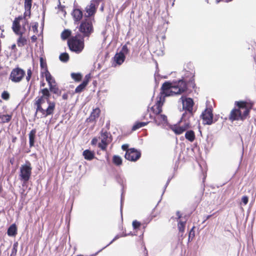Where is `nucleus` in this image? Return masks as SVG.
<instances>
[{
    "label": "nucleus",
    "instance_id": "4d7b16f0",
    "mask_svg": "<svg viewBox=\"0 0 256 256\" xmlns=\"http://www.w3.org/2000/svg\"><path fill=\"white\" fill-rule=\"evenodd\" d=\"M218 2H220V1H224V2H230L232 1V0H217Z\"/></svg>",
    "mask_w": 256,
    "mask_h": 256
},
{
    "label": "nucleus",
    "instance_id": "09e8293b",
    "mask_svg": "<svg viewBox=\"0 0 256 256\" xmlns=\"http://www.w3.org/2000/svg\"><path fill=\"white\" fill-rule=\"evenodd\" d=\"M157 206H156V208L154 209V211L152 213V216L155 217L156 216V214H154V212L157 210Z\"/></svg>",
    "mask_w": 256,
    "mask_h": 256
},
{
    "label": "nucleus",
    "instance_id": "680f3d73",
    "mask_svg": "<svg viewBox=\"0 0 256 256\" xmlns=\"http://www.w3.org/2000/svg\"><path fill=\"white\" fill-rule=\"evenodd\" d=\"M31 1H32V0H31Z\"/></svg>",
    "mask_w": 256,
    "mask_h": 256
},
{
    "label": "nucleus",
    "instance_id": "4be33fe9",
    "mask_svg": "<svg viewBox=\"0 0 256 256\" xmlns=\"http://www.w3.org/2000/svg\"><path fill=\"white\" fill-rule=\"evenodd\" d=\"M36 133V128H34L30 131L28 134L29 145L30 148L34 146V145Z\"/></svg>",
    "mask_w": 256,
    "mask_h": 256
},
{
    "label": "nucleus",
    "instance_id": "a18cd8bd",
    "mask_svg": "<svg viewBox=\"0 0 256 256\" xmlns=\"http://www.w3.org/2000/svg\"><path fill=\"white\" fill-rule=\"evenodd\" d=\"M176 216H178V218H177L178 220H180V218L182 217V214H180V212H179V211L176 212Z\"/></svg>",
    "mask_w": 256,
    "mask_h": 256
},
{
    "label": "nucleus",
    "instance_id": "a19ab883",
    "mask_svg": "<svg viewBox=\"0 0 256 256\" xmlns=\"http://www.w3.org/2000/svg\"><path fill=\"white\" fill-rule=\"evenodd\" d=\"M32 76V71L30 68H29L27 70V76H26V80L27 82H29Z\"/></svg>",
    "mask_w": 256,
    "mask_h": 256
},
{
    "label": "nucleus",
    "instance_id": "052dcab7",
    "mask_svg": "<svg viewBox=\"0 0 256 256\" xmlns=\"http://www.w3.org/2000/svg\"><path fill=\"white\" fill-rule=\"evenodd\" d=\"M101 10H103V6H102V7L101 8Z\"/></svg>",
    "mask_w": 256,
    "mask_h": 256
},
{
    "label": "nucleus",
    "instance_id": "423d86ee",
    "mask_svg": "<svg viewBox=\"0 0 256 256\" xmlns=\"http://www.w3.org/2000/svg\"><path fill=\"white\" fill-rule=\"evenodd\" d=\"M78 30L84 38H89L94 32L92 20L90 18H85L80 23Z\"/></svg>",
    "mask_w": 256,
    "mask_h": 256
},
{
    "label": "nucleus",
    "instance_id": "9b49d317",
    "mask_svg": "<svg viewBox=\"0 0 256 256\" xmlns=\"http://www.w3.org/2000/svg\"><path fill=\"white\" fill-rule=\"evenodd\" d=\"M141 156V153L134 148H130L125 154V158L135 162L138 160Z\"/></svg>",
    "mask_w": 256,
    "mask_h": 256
},
{
    "label": "nucleus",
    "instance_id": "2f4dec72",
    "mask_svg": "<svg viewBox=\"0 0 256 256\" xmlns=\"http://www.w3.org/2000/svg\"><path fill=\"white\" fill-rule=\"evenodd\" d=\"M72 32L70 30H64L61 34L60 36L62 40L68 39L71 36Z\"/></svg>",
    "mask_w": 256,
    "mask_h": 256
},
{
    "label": "nucleus",
    "instance_id": "39448f33",
    "mask_svg": "<svg viewBox=\"0 0 256 256\" xmlns=\"http://www.w3.org/2000/svg\"><path fill=\"white\" fill-rule=\"evenodd\" d=\"M32 171V167L30 162H26L24 164L20 167L19 178L22 182V186L26 185L30 180Z\"/></svg>",
    "mask_w": 256,
    "mask_h": 256
},
{
    "label": "nucleus",
    "instance_id": "c9c22d12",
    "mask_svg": "<svg viewBox=\"0 0 256 256\" xmlns=\"http://www.w3.org/2000/svg\"><path fill=\"white\" fill-rule=\"evenodd\" d=\"M71 77L73 80L77 82H80L82 79V75L80 73H72Z\"/></svg>",
    "mask_w": 256,
    "mask_h": 256
},
{
    "label": "nucleus",
    "instance_id": "20e7f679",
    "mask_svg": "<svg viewBox=\"0 0 256 256\" xmlns=\"http://www.w3.org/2000/svg\"><path fill=\"white\" fill-rule=\"evenodd\" d=\"M70 50L76 54L80 53L84 48V40L81 34L78 33L71 36L68 40Z\"/></svg>",
    "mask_w": 256,
    "mask_h": 256
},
{
    "label": "nucleus",
    "instance_id": "9d476101",
    "mask_svg": "<svg viewBox=\"0 0 256 256\" xmlns=\"http://www.w3.org/2000/svg\"><path fill=\"white\" fill-rule=\"evenodd\" d=\"M181 122H182L180 121L178 124L172 125L170 127V129L176 134H180L190 128V122H187L186 124L180 126Z\"/></svg>",
    "mask_w": 256,
    "mask_h": 256
},
{
    "label": "nucleus",
    "instance_id": "473e14b6",
    "mask_svg": "<svg viewBox=\"0 0 256 256\" xmlns=\"http://www.w3.org/2000/svg\"><path fill=\"white\" fill-rule=\"evenodd\" d=\"M40 67L41 69L43 70L44 72H46V70H48L46 59H44L43 57H40Z\"/></svg>",
    "mask_w": 256,
    "mask_h": 256
},
{
    "label": "nucleus",
    "instance_id": "cd10ccee",
    "mask_svg": "<svg viewBox=\"0 0 256 256\" xmlns=\"http://www.w3.org/2000/svg\"><path fill=\"white\" fill-rule=\"evenodd\" d=\"M84 158L88 160H91L94 158V154L88 150H84L82 154Z\"/></svg>",
    "mask_w": 256,
    "mask_h": 256
},
{
    "label": "nucleus",
    "instance_id": "bb28decb",
    "mask_svg": "<svg viewBox=\"0 0 256 256\" xmlns=\"http://www.w3.org/2000/svg\"><path fill=\"white\" fill-rule=\"evenodd\" d=\"M185 138L190 142H193L196 139L194 132L192 130H187L185 134Z\"/></svg>",
    "mask_w": 256,
    "mask_h": 256
},
{
    "label": "nucleus",
    "instance_id": "c03bdc74",
    "mask_svg": "<svg viewBox=\"0 0 256 256\" xmlns=\"http://www.w3.org/2000/svg\"><path fill=\"white\" fill-rule=\"evenodd\" d=\"M98 142V140L96 138H94L92 139L91 141V144L92 145H96Z\"/></svg>",
    "mask_w": 256,
    "mask_h": 256
},
{
    "label": "nucleus",
    "instance_id": "bf43d9fd",
    "mask_svg": "<svg viewBox=\"0 0 256 256\" xmlns=\"http://www.w3.org/2000/svg\"><path fill=\"white\" fill-rule=\"evenodd\" d=\"M211 216H212V215H208V216H207V218H207V219H208L209 218H210L211 217Z\"/></svg>",
    "mask_w": 256,
    "mask_h": 256
},
{
    "label": "nucleus",
    "instance_id": "49530a36",
    "mask_svg": "<svg viewBox=\"0 0 256 256\" xmlns=\"http://www.w3.org/2000/svg\"><path fill=\"white\" fill-rule=\"evenodd\" d=\"M122 50L124 52H128V48L126 46V45H124L122 46Z\"/></svg>",
    "mask_w": 256,
    "mask_h": 256
},
{
    "label": "nucleus",
    "instance_id": "a211bd4d",
    "mask_svg": "<svg viewBox=\"0 0 256 256\" xmlns=\"http://www.w3.org/2000/svg\"><path fill=\"white\" fill-rule=\"evenodd\" d=\"M90 74H87L85 76L84 79V81L82 82V84H80V85H78L75 89V92L76 93H80L84 91V90L85 89L86 87L88 85L90 80Z\"/></svg>",
    "mask_w": 256,
    "mask_h": 256
},
{
    "label": "nucleus",
    "instance_id": "6e6d98bb",
    "mask_svg": "<svg viewBox=\"0 0 256 256\" xmlns=\"http://www.w3.org/2000/svg\"><path fill=\"white\" fill-rule=\"evenodd\" d=\"M3 188L2 184H0V194L2 192Z\"/></svg>",
    "mask_w": 256,
    "mask_h": 256
},
{
    "label": "nucleus",
    "instance_id": "72a5a7b5",
    "mask_svg": "<svg viewBox=\"0 0 256 256\" xmlns=\"http://www.w3.org/2000/svg\"><path fill=\"white\" fill-rule=\"evenodd\" d=\"M112 162L115 165L120 166L122 164V159L120 156L114 155L112 157Z\"/></svg>",
    "mask_w": 256,
    "mask_h": 256
},
{
    "label": "nucleus",
    "instance_id": "f03ea898",
    "mask_svg": "<svg viewBox=\"0 0 256 256\" xmlns=\"http://www.w3.org/2000/svg\"><path fill=\"white\" fill-rule=\"evenodd\" d=\"M235 107L232 110L228 120L234 121H244L249 117L250 110L254 107V102L251 100H239L234 102Z\"/></svg>",
    "mask_w": 256,
    "mask_h": 256
},
{
    "label": "nucleus",
    "instance_id": "6e6552de",
    "mask_svg": "<svg viewBox=\"0 0 256 256\" xmlns=\"http://www.w3.org/2000/svg\"><path fill=\"white\" fill-rule=\"evenodd\" d=\"M104 0H91L90 4L88 5L85 8V11L86 14L85 18H90V16H94L96 12L98 7L100 3Z\"/></svg>",
    "mask_w": 256,
    "mask_h": 256
},
{
    "label": "nucleus",
    "instance_id": "412c9836",
    "mask_svg": "<svg viewBox=\"0 0 256 256\" xmlns=\"http://www.w3.org/2000/svg\"><path fill=\"white\" fill-rule=\"evenodd\" d=\"M186 225V221L182 222V220H180L178 223V228L179 232V234L181 238V240H182L184 236V232L185 228Z\"/></svg>",
    "mask_w": 256,
    "mask_h": 256
},
{
    "label": "nucleus",
    "instance_id": "7c9ffc66",
    "mask_svg": "<svg viewBox=\"0 0 256 256\" xmlns=\"http://www.w3.org/2000/svg\"><path fill=\"white\" fill-rule=\"evenodd\" d=\"M132 226L134 228V230L137 231L138 230H140V228H142V229H144L145 226L144 224H142L140 222L134 220L132 222Z\"/></svg>",
    "mask_w": 256,
    "mask_h": 256
},
{
    "label": "nucleus",
    "instance_id": "6ab92c4d",
    "mask_svg": "<svg viewBox=\"0 0 256 256\" xmlns=\"http://www.w3.org/2000/svg\"><path fill=\"white\" fill-rule=\"evenodd\" d=\"M72 15L74 22H78L82 19L83 13L78 8H75L73 10L72 13Z\"/></svg>",
    "mask_w": 256,
    "mask_h": 256
},
{
    "label": "nucleus",
    "instance_id": "3c124183",
    "mask_svg": "<svg viewBox=\"0 0 256 256\" xmlns=\"http://www.w3.org/2000/svg\"><path fill=\"white\" fill-rule=\"evenodd\" d=\"M142 256H148V252H147L146 248H144L143 254Z\"/></svg>",
    "mask_w": 256,
    "mask_h": 256
},
{
    "label": "nucleus",
    "instance_id": "e433bc0d",
    "mask_svg": "<svg viewBox=\"0 0 256 256\" xmlns=\"http://www.w3.org/2000/svg\"><path fill=\"white\" fill-rule=\"evenodd\" d=\"M0 118L2 119V122H10L12 118V114H4L0 116Z\"/></svg>",
    "mask_w": 256,
    "mask_h": 256
},
{
    "label": "nucleus",
    "instance_id": "603ef678",
    "mask_svg": "<svg viewBox=\"0 0 256 256\" xmlns=\"http://www.w3.org/2000/svg\"><path fill=\"white\" fill-rule=\"evenodd\" d=\"M16 140H17V138L16 136H12V142L13 143H15L16 142Z\"/></svg>",
    "mask_w": 256,
    "mask_h": 256
},
{
    "label": "nucleus",
    "instance_id": "8fccbe9b",
    "mask_svg": "<svg viewBox=\"0 0 256 256\" xmlns=\"http://www.w3.org/2000/svg\"><path fill=\"white\" fill-rule=\"evenodd\" d=\"M31 40H32V42H35L37 40V37L36 36H32V37H31Z\"/></svg>",
    "mask_w": 256,
    "mask_h": 256
},
{
    "label": "nucleus",
    "instance_id": "aec40b11",
    "mask_svg": "<svg viewBox=\"0 0 256 256\" xmlns=\"http://www.w3.org/2000/svg\"><path fill=\"white\" fill-rule=\"evenodd\" d=\"M194 111H187L184 110V112L182 114L180 122H184V124H186L187 122H190V118L194 116Z\"/></svg>",
    "mask_w": 256,
    "mask_h": 256
},
{
    "label": "nucleus",
    "instance_id": "37998d69",
    "mask_svg": "<svg viewBox=\"0 0 256 256\" xmlns=\"http://www.w3.org/2000/svg\"><path fill=\"white\" fill-rule=\"evenodd\" d=\"M122 148L124 150H125L126 152H128L130 148H128V144H123L122 146Z\"/></svg>",
    "mask_w": 256,
    "mask_h": 256
},
{
    "label": "nucleus",
    "instance_id": "0eeeda50",
    "mask_svg": "<svg viewBox=\"0 0 256 256\" xmlns=\"http://www.w3.org/2000/svg\"><path fill=\"white\" fill-rule=\"evenodd\" d=\"M200 118L202 120V124L204 125H211L217 121V119L214 118L212 113V108H206L200 115Z\"/></svg>",
    "mask_w": 256,
    "mask_h": 256
},
{
    "label": "nucleus",
    "instance_id": "de8ad7c7",
    "mask_svg": "<svg viewBox=\"0 0 256 256\" xmlns=\"http://www.w3.org/2000/svg\"><path fill=\"white\" fill-rule=\"evenodd\" d=\"M68 93H64L62 94V98L64 100H66L68 98Z\"/></svg>",
    "mask_w": 256,
    "mask_h": 256
},
{
    "label": "nucleus",
    "instance_id": "a878e982",
    "mask_svg": "<svg viewBox=\"0 0 256 256\" xmlns=\"http://www.w3.org/2000/svg\"><path fill=\"white\" fill-rule=\"evenodd\" d=\"M42 73L44 75L46 80L48 82V86L50 85V84H54L56 82L54 78L51 75L50 73L48 70Z\"/></svg>",
    "mask_w": 256,
    "mask_h": 256
},
{
    "label": "nucleus",
    "instance_id": "4468645a",
    "mask_svg": "<svg viewBox=\"0 0 256 256\" xmlns=\"http://www.w3.org/2000/svg\"><path fill=\"white\" fill-rule=\"evenodd\" d=\"M181 99L182 103V109L184 110L194 111V102L192 98L182 96Z\"/></svg>",
    "mask_w": 256,
    "mask_h": 256
},
{
    "label": "nucleus",
    "instance_id": "ddd939ff",
    "mask_svg": "<svg viewBox=\"0 0 256 256\" xmlns=\"http://www.w3.org/2000/svg\"><path fill=\"white\" fill-rule=\"evenodd\" d=\"M20 22H22L23 28H24V22L22 16L16 18L12 22V29L16 34H21L22 32L20 31Z\"/></svg>",
    "mask_w": 256,
    "mask_h": 256
},
{
    "label": "nucleus",
    "instance_id": "f704fd0d",
    "mask_svg": "<svg viewBox=\"0 0 256 256\" xmlns=\"http://www.w3.org/2000/svg\"><path fill=\"white\" fill-rule=\"evenodd\" d=\"M59 58L60 61L66 62L68 61L70 59V56L66 52H64L60 55Z\"/></svg>",
    "mask_w": 256,
    "mask_h": 256
},
{
    "label": "nucleus",
    "instance_id": "58836bf2",
    "mask_svg": "<svg viewBox=\"0 0 256 256\" xmlns=\"http://www.w3.org/2000/svg\"><path fill=\"white\" fill-rule=\"evenodd\" d=\"M194 228L195 227L193 226L189 232L188 240V242L192 241L195 236V232L194 230Z\"/></svg>",
    "mask_w": 256,
    "mask_h": 256
},
{
    "label": "nucleus",
    "instance_id": "5701e85b",
    "mask_svg": "<svg viewBox=\"0 0 256 256\" xmlns=\"http://www.w3.org/2000/svg\"><path fill=\"white\" fill-rule=\"evenodd\" d=\"M17 232L18 228L16 226L15 224H14L8 228L7 234L8 236H15L17 234Z\"/></svg>",
    "mask_w": 256,
    "mask_h": 256
},
{
    "label": "nucleus",
    "instance_id": "f257e3e1",
    "mask_svg": "<svg viewBox=\"0 0 256 256\" xmlns=\"http://www.w3.org/2000/svg\"><path fill=\"white\" fill-rule=\"evenodd\" d=\"M48 86L50 90L47 88L41 89L39 92L41 93L42 95L37 96L34 100V106L36 108V112L34 114V119L46 118L54 114L56 104L54 102L50 100V90L58 96H60L61 91L56 82L50 84Z\"/></svg>",
    "mask_w": 256,
    "mask_h": 256
},
{
    "label": "nucleus",
    "instance_id": "dca6fc26",
    "mask_svg": "<svg viewBox=\"0 0 256 256\" xmlns=\"http://www.w3.org/2000/svg\"><path fill=\"white\" fill-rule=\"evenodd\" d=\"M100 110L98 108L93 109L92 111L90 114V116L86 120L87 122H96V120L100 116Z\"/></svg>",
    "mask_w": 256,
    "mask_h": 256
},
{
    "label": "nucleus",
    "instance_id": "b1692460",
    "mask_svg": "<svg viewBox=\"0 0 256 256\" xmlns=\"http://www.w3.org/2000/svg\"><path fill=\"white\" fill-rule=\"evenodd\" d=\"M114 58L116 64L120 65L124 62L125 56L123 52H120L116 54Z\"/></svg>",
    "mask_w": 256,
    "mask_h": 256
},
{
    "label": "nucleus",
    "instance_id": "79ce46f5",
    "mask_svg": "<svg viewBox=\"0 0 256 256\" xmlns=\"http://www.w3.org/2000/svg\"><path fill=\"white\" fill-rule=\"evenodd\" d=\"M242 202L244 203V205H246L248 202V198L246 196H244L242 198Z\"/></svg>",
    "mask_w": 256,
    "mask_h": 256
},
{
    "label": "nucleus",
    "instance_id": "13d9d810",
    "mask_svg": "<svg viewBox=\"0 0 256 256\" xmlns=\"http://www.w3.org/2000/svg\"><path fill=\"white\" fill-rule=\"evenodd\" d=\"M44 85H45V83L42 82V84H40V86H44Z\"/></svg>",
    "mask_w": 256,
    "mask_h": 256
},
{
    "label": "nucleus",
    "instance_id": "c85d7f7f",
    "mask_svg": "<svg viewBox=\"0 0 256 256\" xmlns=\"http://www.w3.org/2000/svg\"><path fill=\"white\" fill-rule=\"evenodd\" d=\"M161 124L166 129L170 128L172 126L168 123L166 116L162 114H161Z\"/></svg>",
    "mask_w": 256,
    "mask_h": 256
},
{
    "label": "nucleus",
    "instance_id": "1a4fd4ad",
    "mask_svg": "<svg viewBox=\"0 0 256 256\" xmlns=\"http://www.w3.org/2000/svg\"><path fill=\"white\" fill-rule=\"evenodd\" d=\"M25 74L24 70L17 67L12 70L9 78L14 82H19L22 81Z\"/></svg>",
    "mask_w": 256,
    "mask_h": 256
},
{
    "label": "nucleus",
    "instance_id": "ea45409f",
    "mask_svg": "<svg viewBox=\"0 0 256 256\" xmlns=\"http://www.w3.org/2000/svg\"><path fill=\"white\" fill-rule=\"evenodd\" d=\"M1 97L3 100H8L10 99V95L8 91L4 90L2 92Z\"/></svg>",
    "mask_w": 256,
    "mask_h": 256
},
{
    "label": "nucleus",
    "instance_id": "f3484780",
    "mask_svg": "<svg viewBox=\"0 0 256 256\" xmlns=\"http://www.w3.org/2000/svg\"><path fill=\"white\" fill-rule=\"evenodd\" d=\"M150 110L156 122H158L157 119L158 120L160 116V100H157L156 104L150 108Z\"/></svg>",
    "mask_w": 256,
    "mask_h": 256
},
{
    "label": "nucleus",
    "instance_id": "393cba45",
    "mask_svg": "<svg viewBox=\"0 0 256 256\" xmlns=\"http://www.w3.org/2000/svg\"><path fill=\"white\" fill-rule=\"evenodd\" d=\"M24 32H22L21 34H18L20 36L17 40V44L18 47H22L26 45L28 43V40L22 36Z\"/></svg>",
    "mask_w": 256,
    "mask_h": 256
},
{
    "label": "nucleus",
    "instance_id": "864d4df0",
    "mask_svg": "<svg viewBox=\"0 0 256 256\" xmlns=\"http://www.w3.org/2000/svg\"><path fill=\"white\" fill-rule=\"evenodd\" d=\"M12 50H14L15 49H16V44H13L12 46Z\"/></svg>",
    "mask_w": 256,
    "mask_h": 256
},
{
    "label": "nucleus",
    "instance_id": "7ed1b4c3",
    "mask_svg": "<svg viewBox=\"0 0 256 256\" xmlns=\"http://www.w3.org/2000/svg\"><path fill=\"white\" fill-rule=\"evenodd\" d=\"M187 89V84L182 80L175 82L174 85L171 82H165L161 87V98L181 94L186 92Z\"/></svg>",
    "mask_w": 256,
    "mask_h": 256
},
{
    "label": "nucleus",
    "instance_id": "2eb2a0df",
    "mask_svg": "<svg viewBox=\"0 0 256 256\" xmlns=\"http://www.w3.org/2000/svg\"><path fill=\"white\" fill-rule=\"evenodd\" d=\"M32 6V1L31 0H24V7L25 12L24 14L23 20L24 24H26L27 22L26 17H30L31 14V8Z\"/></svg>",
    "mask_w": 256,
    "mask_h": 256
},
{
    "label": "nucleus",
    "instance_id": "5fc2aeb1",
    "mask_svg": "<svg viewBox=\"0 0 256 256\" xmlns=\"http://www.w3.org/2000/svg\"><path fill=\"white\" fill-rule=\"evenodd\" d=\"M156 81H157L158 80V74L157 75L155 74L154 76Z\"/></svg>",
    "mask_w": 256,
    "mask_h": 256
},
{
    "label": "nucleus",
    "instance_id": "4c0bfd02",
    "mask_svg": "<svg viewBox=\"0 0 256 256\" xmlns=\"http://www.w3.org/2000/svg\"><path fill=\"white\" fill-rule=\"evenodd\" d=\"M18 243L16 242L13 244L10 256H16L18 251Z\"/></svg>",
    "mask_w": 256,
    "mask_h": 256
},
{
    "label": "nucleus",
    "instance_id": "c756f323",
    "mask_svg": "<svg viewBox=\"0 0 256 256\" xmlns=\"http://www.w3.org/2000/svg\"><path fill=\"white\" fill-rule=\"evenodd\" d=\"M148 124V122H136L132 126V130L135 131L141 128H142V127L146 126Z\"/></svg>",
    "mask_w": 256,
    "mask_h": 256
},
{
    "label": "nucleus",
    "instance_id": "f8f14e48",
    "mask_svg": "<svg viewBox=\"0 0 256 256\" xmlns=\"http://www.w3.org/2000/svg\"><path fill=\"white\" fill-rule=\"evenodd\" d=\"M108 135L109 134L107 131L103 132V130H102L100 134L102 137L101 142L98 144V146L104 151L106 150V148L110 142L108 140Z\"/></svg>",
    "mask_w": 256,
    "mask_h": 256
}]
</instances>
